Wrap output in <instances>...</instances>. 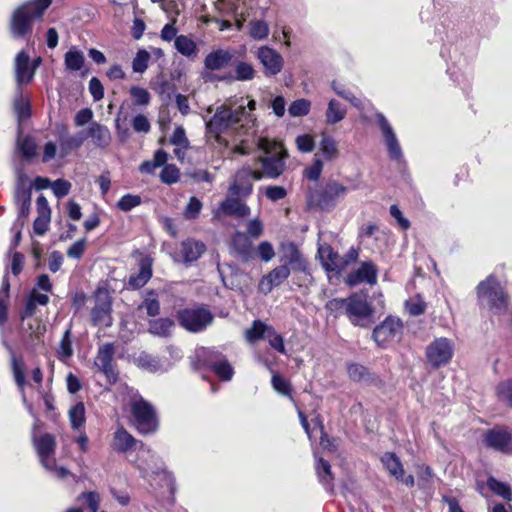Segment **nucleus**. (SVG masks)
<instances>
[{
    "mask_svg": "<svg viewBox=\"0 0 512 512\" xmlns=\"http://www.w3.org/2000/svg\"><path fill=\"white\" fill-rule=\"evenodd\" d=\"M124 408L130 414L133 427L143 435L153 434L158 430L159 421L155 407L145 400L140 393L126 387Z\"/></svg>",
    "mask_w": 512,
    "mask_h": 512,
    "instance_id": "1",
    "label": "nucleus"
},
{
    "mask_svg": "<svg viewBox=\"0 0 512 512\" xmlns=\"http://www.w3.org/2000/svg\"><path fill=\"white\" fill-rule=\"evenodd\" d=\"M51 2L52 0H30L18 6L10 18L11 36L14 39H29L34 22L42 18Z\"/></svg>",
    "mask_w": 512,
    "mask_h": 512,
    "instance_id": "2",
    "label": "nucleus"
},
{
    "mask_svg": "<svg viewBox=\"0 0 512 512\" xmlns=\"http://www.w3.org/2000/svg\"><path fill=\"white\" fill-rule=\"evenodd\" d=\"M254 126V119L243 105L232 109L226 105L219 106L213 117L207 122V129L216 135L227 129L238 131L239 135L246 133Z\"/></svg>",
    "mask_w": 512,
    "mask_h": 512,
    "instance_id": "3",
    "label": "nucleus"
},
{
    "mask_svg": "<svg viewBox=\"0 0 512 512\" xmlns=\"http://www.w3.org/2000/svg\"><path fill=\"white\" fill-rule=\"evenodd\" d=\"M477 296L480 304L487 306L495 314H502L508 310L507 295L493 275L478 284Z\"/></svg>",
    "mask_w": 512,
    "mask_h": 512,
    "instance_id": "4",
    "label": "nucleus"
},
{
    "mask_svg": "<svg viewBox=\"0 0 512 512\" xmlns=\"http://www.w3.org/2000/svg\"><path fill=\"white\" fill-rule=\"evenodd\" d=\"M34 446L36 448L38 457L42 466L58 479H65L70 475V472L64 467L56 465L55 437L49 433L43 434L39 438H34Z\"/></svg>",
    "mask_w": 512,
    "mask_h": 512,
    "instance_id": "5",
    "label": "nucleus"
},
{
    "mask_svg": "<svg viewBox=\"0 0 512 512\" xmlns=\"http://www.w3.org/2000/svg\"><path fill=\"white\" fill-rule=\"evenodd\" d=\"M214 315L204 306L185 308L178 312L180 325L189 332L198 333L213 322Z\"/></svg>",
    "mask_w": 512,
    "mask_h": 512,
    "instance_id": "6",
    "label": "nucleus"
},
{
    "mask_svg": "<svg viewBox=\"0 0 512 512\" xmlns=\"http://www.w3.org/2000/svg\"><path fill=\"white\" fill-rule=\"evenodd\" d=\"M374 310L367 301L365 294L355 293L347 298L346 315L357 326L367 327L373 320Z\"/></svg>",
    "mask_w": 512,
    "mask_h": 512,
    "instance_id": "7",
    "label": "nucleus"
},
{
    "mask_svg": "<svg viewBox=\"0 0 512 512\" xmlns=\"http://www.w3.org/2000/svg\"><path fill=\"white\" fill-rule=\"evenodd\" d=\"M454 354V343L445 337L437 338L426 348L428 363L433 368L447 365Z\"/></svg>",
    "mask_w": 512,
    "mask_h": 512,
    "instance_id": "8",
    "label": "nucleus"
},
{
    "mask_svg": "<svg viewBox=\"0 0 512 512\" xmlns=\"http://www.w3.org/2000/svg\"><path fill=\"white\" fill-rule=\"evenodd\" d=\"M347 193V188L337 182H328L322 189L314 192L310 201L322 210L332 209L337 201Z\"/></svg>",
    "mask_w": 512,
    "mask_h": 512,
    "instance_id": "9",
    "label": "nucleus"
},
{
    "mask_svg": "<svg viewBox=\"0 0 512 512\" xmlns=\"http://www.w3.org/2000/svg\"><path fill=\"white\" fill-rule=\"evenodd\" d=\"M260 179H262V175L258 170L242 168L234 175L228 192L230 196L247 198L253 191V182Z\"/></svg>",
    "mask_w": 512,
    "mask_h": 512,
    "instance_id": "10",
    "label": "nucleus"
},
{
    "mask_svg": "<svg viewBox=\"0 0 512 512\" xmlns=\"http://www.w3.org/2000/svg\"><path fill=\"white\" fill-rule=\"evenodd\" d=\"M31 188L30 179L17 168V184L15 191V203L18 208V219H24L28 216L31 205Z\"/></svg>",
    "mask_w": 512,
    "mask_h": 512,
    "instance_id": "11",
    "label": "nucleus"
},
{
    "mask_svg": "<svg viewBox=\"0 0 512 512\" xmlns=\"http://www.w3.org/2000/svg\"><path fill=\"white\" fill-rule=\"evenodd\" d=\"M198 355L204 357L206 364L214 371V373L222 380L229 381L232 379L234 370L228 360L218 351L202 348Z\"/></svg>",
    "mask_w": 512,
    "mask_h": 512,
    "instance_id": "12",
    "label": "nucleus"
},
{
    "mask_svg": "<svg viewBox=\"0 0 512 512\" xmlns=\"http://www.w3.org/2000/svg\"><path fill=\"white\" fill-rule=\"evenodd\" d=\"M256 57L263 66V73L266 77L278 75L284 67V58L275 49L269 46H261L256 52Z\"/></svg>",
    "mask_w": 512,
    "mask_h": 512,
    "instance_id": "13",
    "label": "nucleus"
},
{
    "mask_svg": "<svg viewBox=\"0 0 512 512\" xmlns=\"http://www.w3.org/2000/svg\"><path fill=\"white\" fill-rule=\"evenodd\" d=\"M402 332V323L398 318L387 317L373 330L372 337L378 346H386L399 338Z\"/></svg>",
    "mask_w": 512,
    "mask_h": 512,
    "instance_id": "14",
    "label": "nucleus"
},
{
    "mask_svg": "<svg viewBox=\"0 0 512 512\" xmlns=\"http://www.w3.org/2000/svg\"><path fill=\"white\" fill-rule=\"evenodd\" d=\"M114 353L113 344L106 343L99 348L94 360L95 367L104 374L110 384L115 383L118 376L113 363Z\"/></svg>",
    "mask_w": 512,
    "mask_h": 512,
    "instance_id": "15",
    "label": "nucleus"
},
{
    "mask_svg": "<svg viewBox=\"0 0 512 512\" xmlns=\"http://www.w3.org/2000/svg\"><path fill=\"white\" fill-rule=\"evenodd\" d=\"M375 118L381 130L384 142L388 151V155L392 160H400L403 157L402 149L397 136L387 120L381 112L375 114Z\"/></svg>",
    "mask_w": 512,
    "mask_h": 512,
    "instance_id": "16",
    "label": "nucleus"
},
{
    "mask_svg": "<svg viewBox=\"0 0 512 512\" xmlns=\"http://www.w3.org/2000/svg\"><path fill=\"white\" fill-rule=\"evenodd\" d=\"M56 134L62 156H66L73 150L79 148L86 139V135L83 131L71 135L67 126L64 124H58L56 126Z\"/></svg>",
    "mask_w": 512,
    "mask_h": 512,
    "instance_id": "17",
    "label": "nucleus"
},
{
    "mask_svg": "<svg viewBox=\"0 0 512 512\" xmlns=\"http://www.w3.org/2000/svg\"><path fill=\"white\" fill-rule=\"evenodd\" d=\"M280 262L283 265L290 266V270L304 272L307 268V262L299 251L297 245L293 242L283 243L280 247Z\"/></svg>",
    "mask_w": 512,
    "mask_h": 512,
    "instance_id": "18",
    "label": "nucleus"
},
{
    "mask_svg": "<svg viewBox=\"0 0 512 512\" xmlns=\"http://www.w3.org/2000/svg\"><path fill=\"white\" fill-rule=\"evenodd\" d=\"M484 443L487 447L502 453L512 454V435L505 429L494 428L484 435Z\"/></svg>",
    "mask_w": 512,
    "mask_h": 512,
    "instance_id": "19",
    "label": "nucleus"
},
{
    "mask_svg": "<svg viewBox=\"0 0 512 512\" xmlns=\"http://www.w3.org/2000/svg\"><path fill=\"white\" fill-rule=\"evenodd\" d=\"M290 271V268L283 264L274 268L261 278L259 291L265 295L269 294L274 287L281 285L290 276Z\"/></svg>",
    "mask_w": 512,
    "mask_h": 512,
    "instance_id": "20",
    "label": "nucleus"
},
{
    "mask_svg": "<svg viewBox=\"0 0 512 512\" xmlns=\"http://www.w3.org/2000/svg\"><path fill=\"white\" fill-rule=\"evenodd\" d=\"M241 199L242 198H238L237 196H230L228 193L226 199L220 203L215 214H225L237 218H244L250 215V208L242 202Z\"/></svg>",
    "mask_w": 512,
    "mask_h": 512,
    "instance_id": "21",
    "label": "nucleus"
},
{
    "mask_svg": "<svg viewBox=\"0 0 512 512\" xmlns=\"http://www.w3.org/2000/svg\"><path fill=\"white\" fill-rule=\"evenodd\" d=\"M33 68L30 66V57L24 51H20L15 59V77L17 88H21L24 84H29L34 78Z\"/></svg>",
    "mask_w": 512,
    "mask_h": 512,
    "instance_id": "22",
    "label": "nucleus"
},
{
    "mask_svg": "<svg viewBox=\"0 0 512 512\" xmlns=\"http://www.w3.org/2000/svg\"><path fill=\"white\" fill-rule=\"evenodd\" d=\"M319 258L324 269L328 272L341 273L345 270V263L343 257L334 252L331 246L321 245L318 248Z\"/></svg>",
    "mask_w": 512,
    "mask_h": 512,
    "instance_id": "23",
    "label": "nucleus"
},
{
    "mask_svg": "<svg viewBox=\"0 0 512 512\" xmlns=\"http://www.w3.org/2000/svg\"><path fill=\"white\" fill-rule=\"evenodd\" d=\"M258 147L266 154V156L258 157L256 160H285L288 157L287 150L282 142L271 140L268 138H259Z\"/></svg>",
    "mask_w": 512,
    "mask_h": 512,
    "instance_id": "24",
    "label": "nucleus"
},
{
    "mask_svg": "<svg viewBox=\"0 0 512 512\" xmlns=\"http://www.w3.org/2000/svg\"><path fill=\"white\" fill-rule=\"evenodd\" d=\"M377 281V269L372 262H363L360 267L350 273L347 277V283L351 286L366 282L370 285Z\"/></svg>",
    "mask_w": 512,
    "mask_h": 512,
    "instance_id": "25",
    "label": "nucleus"
},
{
    "mask_svg": "<svg viewBox=\"0 0 512 512\" xmlns=\"http://www.w3.org/2000/svg\"><path fill=\"white\" fill-rule=\"evenodd\" d=\"M232 58L233 55L228 50L217 49L205 57L204 66L211 71L221 70L230 64Z\"/></svg>",
    "mask_w": 512,
    "mask_h": 512,
    "instance_id": "26",
    "label": "nucleus"
},
{
    "mask_svg": "<svg viewBox=\"0 0 512 512\" xmlns=\"http://www.w3.org/2000/svg\"><path fill=\"white\" fill-rule=\"evenodd\" d=\"M111 302L107 296L104 299L98 298L92 309L91 317L95 325L109 326L111 324Z\"/></svg>",
    "mask_w": 512,
    "mask_h": 512,
    "instance_id": "27",
    "label": "nucleus"
},
{
    "mask_svg": "<svg viewBox=\"0 0 512 512\" xmlns=\"http://www.w3.org/2000/svg\"><path fill=\"white\" fill-rule=\"evenodd\" d=\"M138 441L123 427L113 435L112 448L119 453H126L137 445Z\"/></svg>",
    "mask_w": 512,
    "mask_h": 512,
    "instance_id": "28",
    "label": "nucleus"
},
{
    "mask_svg": "<svg viewBox=\"0 0 512 512\" xmlns=\"http://www.w3.org/2000/svg\"><path fill=\"white\" fill-rule=\"evenodd\" d=\"M205 251V245L200 241L185 240L180 246V255L183 262L189 263L196 261Z\"/></svg>",
    "mask_w": 512,
    "mask_h": 512,
    "instance_id": "29",
    "label": "nucleus"
},
{
    "mask_svg": "<svg viewBox=\"0 0 512 512\" xmlns=\"http://www.w3.org/2000/svg\"><path fill=\"white\" fill-rule=\"evenodd\" d=\"M14 112L17 116L18 127H21V123L31 116V104L30 100L23 96L22 89H16V95L13 102Z\"/></svg>",
    "mask_w": 512,
    "mask_h": 512,
    "instance_id": "30",
    "label": "nucleus"
},
{
    "mask_svg": "<svg viewBox=\"0 0 512 512\" xmlns=\"http://www.w3.org/2000/svg\"><path fill=\"white\" fill-rule=\"evenodd\" d=\"M88 136L92 138L94 145L105 148L111 141L109 129L97 122H92L88 128Z\"/></svg>",
    "mask_w": 512,
    "mask_h": 512,
    "instance_id": "31",
    "label": "nucleus"
},
{
    "mask_svg": "<svg viewBox=\"0 0 512 512\" xmlns=\"http://www.w3.org/2000/svg\"><path fill=\"white\" fill-rule=\"evenodd\" d=\"M381 463L387 472L396 479H403L404 468L399 457L392 452H385L381 456Z\"/></svg>",
    "mask_w": 512,
    "mask_h": 512,
    "instance_id": "32",
    "label": "nucleus"
},
{
    "mask_svg": "<svg viewBox=\"0 0 512 512\" xmlns=\"http://www.w3.org/2000/svg\"><path fill=\"white\" fill-rule=\"evenodd\" d=\"M169 146H173V153L178 160H184L185 150L188 147V140L186 138L185 130L183 127H177L169 139Z\"/></svg>",
    "mask_w": 512,
    "mask_h": 512,
    "instance_id": "33",
    "label": "nucleus"
},
{
    "mask_svg": "<svg viewBox=\"0 0 512 512\" xmlns=\"http://www.w3.org/2000/svg\"><path fill=\"white\" fill-rule=\"evenodd\" d=\"M151 276V262L149 259H144L140 263L139 272L135 275L130 276L129 286H131L134 289L141 288L150 280Z\"/></svg>",
    "mask_w": 512,
    "mask_h": 512,
    "instance_id": "34",
    "label": "nucleus"
},
{
    "mask_svg": "<svg viewBox=\"0 0 512 512\" xmlns=\"http://www.w3.org/2000/svg\"><path fill=\"white\" fill-rule=\"evenodd\" d=\"M12 372L15 379V382L22 393V400L24 404L27 406L29 412L32 414V406L27 404L26 395L24 393L25 386V375H24V366L21 359H17L14 355L12 356Z\"/></svg>",
    "mask_w": 512,
    "mask_h": 512,
    "instance_id": "35",
    "label": "nucleus"
},
{
    "mask_svg": "<svg viewBox=\"0 0 512 512\" xmlns=\"http://www.w3.org/2000/svg\"><path fill=\"white\" fill-rule=\"evenodd\" d=\"M17 148L25 158H32L36 155L35 139L30 135H23L21 127H18Z\"/></svg>",
    "mask_w": 512,
    "mask_h": 512,
    "instance_id": "36",
    "label": "nucleus"
},
{
    "mask_svg": "<svg viewBox=\"0 0 512 512\" xmlns=\"http://www.w3.org/2000/svg\"><path fill=\"white\" fill-rule=\"evenodd\" d=\"M495 395L501 405L512 408V377L497 384Z\"/></svg>",
    "mask_w": 512,
    "mask_h": 512,
    "instance_id": "37",
    "label": "nucleus"
},
{
    "mask_svg": "<svg viewBox=\"0 0 512 512\" xmlns=\"http://www.w3.org/2000/svg\"><path fill=\"white\" fill-rule=\"evenodd\" d=\"M271 326L267 325L261 320H254L252 326L245 331V339L249 343H254L258 340L265 339L266 334L269 333Z\"/></svg>",
    "mask_w": 512,
    "mask_h": 512,
    "instance_id": "38",
    "label": "nucleus"
},
{
    "mask_svg": "<svg viewBox=\"0 0 512 512\" xmlns=\"http://www.w3.org/2000/svg\"><path fill=\"white\" fill-rule=\"evenodd\" d=\"M85 62V57L82 51L74 47L68 50L64 55V65L69 71H79Z\"/></svg>",
    "mask_w": 512,
    "mask_h": 512,
    "instance_id": "39",
    "label": "nucleus"
},
{
    "mask_svg": "<svg viewBox=\"0 0 512 512\" xmlns=\"http://www.w3.org/2000/svg\"><path fill=\"white\" fill-rule=\"evenodd\" d=\"M173 326L174 322L171 319L159 318L150 321L149 332L155 336L168 337Z\"/></svg>",
    "mask_w": 512,
    "mask_h": 512,
    "instance_id": "40",
    "label": "nucleus"
},
{
    "mask_svg": "<svg viewBox=\"0 0 512 512\" xmlns=\"http://www.w3.org/2000/svg\"><path fill=\"white\" fill-rule=\"evenodd\" d=\"M316 472L319 481L328 489L332 490L333 475L328 461L319 458L316 464Z\"/></svg>",
    "mask_w": 512,
    "mask_h": 512,
    "instance_id": "41",
    "label": "nucleus"
},
{
    "mask_svg": "<svg viewBox=\"0 0 512 512\" xmlns=\"http://www.w3.org/2000/svg\"><path fill=\"white\" fill-rule=\"evenodd\" d=\"M71 427L74 430L80 429L86 421L85 406L82 402H77L68 412Z\"/></svg>",
    "mask_w": 512,
    "mask_h": 512,
    "instance_id": "42",
    "label": "nucleus"
},
{
    "mask_svg": "<svg viewBox=\"0 0 512 512\" xmlns=\"http://www.w3.org/2000/svg\"><path fill=\"white\" fill-rule=\"evenodd\" d=\"M176 50L186 57L195 56L197 53V46L195 42L188 36L179 35L174 42Z\"/></svg>",
    "mask_w": 512,
    "mask_h": 512,
    "instance_id": "43",
    "label": "nucleus"
},
{
    "mask_svg": "<svg viewBox=\"0 0 512 512\" xmlns=\"http://www.w3.org/2000/svg\"><path fill=\"white\" fill-rule=\"evenodd\" d=\"M346 115V109H344L341 103L335 99H332L328 103L326 111V121L328 124H336L344 119Z\"/></svg>",
    "mask_w": 512,
    "mask_h": 512,
    "instance_id": "44",
    "label": "nucleus"
},
{
    "mask_svg": "<svg viewBox=\"0 0 512 512\" xmlns=\"http://www.w3.org/2000/svg\"><path fill=\"white\" fill-rule=\"evenodd\" d=\"M136 362L139 367L149 372H158L163 370V366L160 360L157 357L145 352L139 354V356L136 359Z\"/></svg>",
    "mask_w": 512,
    "mask_h": 512,
    "instance_id": "45",
    "label": "nucleus"
},
{
    "mask_svg": "<svg viewBox=\"0 0 512 512\" xmlns=\"http://www.w3.org/2000/svg\"><path fill=\"white\" fill-rule=\"evenodd\" d=\"M152 89L162 98L170 99L172 94L175 92L176 87L163 76H160L152 84Z\"/></svg>",
    "mask_w": 512,
    "mask_h": 512,
    "instance_id": "46",
    "label": "nucleus"
},
{
    "mask_svg": "<svg viewBox=\"0 0 512 512\" xmlns=\"http://www.w3.org/2000/svg\"><path fill=\"white\" fill-rule=\"evenodd\" d=\"M235 75L233 76L234 80L237 81H249L255 77L256 71L253 66L247 62L239 61L235 65Z\"/></svg>",
    "mask_w": 512,
    "mask_h": 512,
    "instance_id": "47",
    "label": "nucleus"
},
{
    "mask_svg": "<svg viewBox=\"0 0 512 512\" xmlns=\"http://www.w3.org/2000/svg\"><path fill=\"white\" fill-rule=\"evenodd\" d=\"M249 35L256 40L266 39L270 29L264 20H253L249 23Z\"/></svg>",
    "mask_w": 512,
    "mask_h": 512,
    "instance_id": "48",
    "label": "nucleus"
},
{
    "mask_svg": "<svg viewBox=\"0 0 512 512\" xmlns=\"http://www.w3.org/2000/svg\"><path fill=\"white\" fill-rule=\"evenodd\" d=\"M129 93L135 106H147L151 101V95L145 88L132 86Z\"/></svg>",
    "mask_w": 512,
    "mask_h": 512,
    "instance_id": "49",
    "label": "nucleus"
},
{
    "mask_svg": "<svg viewBox=\"0 0 512 512\" xmlns=\"http://www.w3.org/2000/svg\"><path fill=\"white\" fill-rule=\"evenodd\" d=\"M46 331L45 325L39 319H33L28 323V327L24 329L25 334L31 341H39Z\"/></svg>",
    "mask_w": 512,
    "mask_h": 512,
    "instance_id": "50",
    "label": "nucleus"
},
{
    "mask_svg": "<svg viewBox=\"0 0 512 512\" xmlns=\"http://www.w3.org/2000/svg\"><path fill=\"white\" fill-rule=\"evenodd\" d=\"M487 485L490 488V490L493 491L495 494L501 496L505 500H511L512 491L507 484L500 482L494 478H490L487 481Z\"/></svg>",
    "mask_w": 512,
    "mask_h": 512,
    "instance_id": "51",
    "label": "nucleus"
},
{
    "mask_svg": "<svg viewBox=\"0 0 512 512\" xmlns=\"http://www.w3.org/2000/svg\"><path fill=\"white\" fill-rule=\"evenodd\" d=\"M311 107V103L307 99H298L293 101L289 108L288 112L292 117H301L305 116L309 113Z\"/></svg>",
    "mask_w": 512,
    "mask_h": 512,
    "instance_id": "52",
    "label": "nucleus"
},
{
    "mask_svg": "<svg viewBox=\"0 0 512 512\" xmlns=\"http://www.w3.org/2000/svg\"><path fill=\"white\" fill-rule=\"evenodd\" d=\"M154 295V291H149L147 293V297L143 300L142 304L139 306V309H145L147 315L151 317H155L160 312V303L159 301L152 297Z\"/></svg>",
    "mask_w": 512,
    "mask_h": 512,
    "instance_id": "53",
    "label": "nucleus"
},
{
    "mask_svg": "<svg viewBox=\"0 0 512 512\" xmlns=\"http://www.w3.org/2000/svg\"><path fill=\"white\" fill-rule=\"evenodd\" d=\"M141 204V197L134 194H126L120 198L116 206L123 212H129Z\"/></svg>",
    "mask_w": 512,
    "mask_h": 512,
    "instance_id": "54",
    "label": "nucleus"
},
{
    "mask_svg": "<svg viewBox=\"0 0 512 512\" xmlns=\"http://www.w3.org/2000/svg\"><path fill=\"white\" fill-rule=\"evenodd\" d=\"M262 171H259L263 177L276 178L284 171V162H262Z\"/></svg>",
    "mask_w": 512,
    "mask_h": 512,
    "instance_id": "55",
    "label": "nucleus"
},
{
    "mask_svg": "<svg viewBox=\"0 0 512 512\" xmlns=\"http://www.w3.org/2000/svg\"><path fill=\"white\" fill-rule=\"evenodd\" d=\"M326 310L336 316H339L341 314L346 315L347 311V298H335L332 300H329L325 305Z\"/></svg>",
    "mask_w": 512,
    "mask_h": 512,
    "instance_id": "56",
    "label": "nucleus"
},
{
    "mask_svg": "<svg viewBox=\"0 0 512 512\" xmlns=\"http://www.w3.org/2000/svg\"><path fill=\"white\" fill-rule=\"evenodd\" d=\"M150 60V54L142 49L139 50L132 61L133 71L136 73H143L148 68V62Z\"/></svg>",
    "mask_w": 512,
    "mask_h": 512,
    "instance_id": "57",
    "label": "nucleus"
},
{
    "mask_svg": "<svg viewBox=\"0 0 512 512\" xmlns=\"http://www.w3.org/2000/svg\"><path fill=\"white\" fill-rule=\"evenodd\" d=\"M71 332L70 330H66L62 339H61V342H60V346H59V349H58V357L59 359L61 360H65V359H68L72 356L73 354V350H72V342H71Z\"/></svg>",
    "mask_w": 512,
    "mask_h": 512,
    "instance_id": "58",
    "label": "nucleus"
},
{
    "mask_svg": "<svg viewBox=\"0 0 512 512\" xmlns=\"http://www.w3.org/2000/svg\"><path fill=\"white\" fill-rule=\"evenodd\" d=\"M265 339L269 342L270 346L281 354L286 353L283 338L271 326L269 333L266 334Z\"/></svg>",
    "mask_w": 512,
    "mask_h": 512,
    "instance_id": "59",
    "label": "nucleus"
},
{
    "mask_svg": "<svg viewBox=\"0 0 512 512\" xmlns=\"http://www.w3.org/2000/svg\"><path fill=\"white\" fill-rule=\"evenodd\" d=\"M332 88L338 96L349 101L355 108L362 109L361 99L357 98L350 90L337 86L335 82H333Z\"/></svg>",
    "mask_w": 512,
    "mask_h": 512,
    "instance_id": "60",
    "label": "nucleus"
},
{
    "mask_svg": "<svg viewBox=\"0 0 512 512\" xmlns=\"http://www.w3.org/2000/svg\"><path fill=\"white\" fill-rule=\"evenodd\" d=\"M320 146H321L320 149H321L322 153L326 157L332 158L337 155V143L331 136L324 135L322 137Z\"/></svg>",
    "mask_w": 512,
    "mask_h": 512,
    "instance_id": "61",
    "label": "nucleus"
},
{
    "mask_svg": "<svg viewBox=\"0 0 512 512\" xmlns=\"http://www.w3.org/2000/svg\"><path fill=\"white\" fill-rule=\"evenodd\" d=\"M160 177L162 182L167 184L175 183L179 178V169L173 165L169 164L164 167H161Z\"/></svg>",
    "mask_w": 512,
    "mask_h": 512,
    "instance_id": "62",
    "label": "nucleus"
},
{
    "mask_svg": "<svg viewBox=\"0 0 512 512\" xmlns=\"http://www.w3.org/2000/svg\"><path fill=\"white\" fill-rule=\"evenodd\" d=\"M297 149L301 152L308 153L312 152L315 147L314 139L309 134L299 135L295 140Z\"/></svg>",
    "mask_w": 512,
    "mask_h": 512,
    "instance_id": "63",
    "label": "nucleus"
},
{
    "mask_svg": "<svg viewBox=\"0 0 512 512\" xmlns=\"http://www.w3.org/2000/svg\"><path fill=\"white\" fill-rule=\"evenodd\" d=\"M88 89L94 101H100L104 98V87L97 77L90 79Z\"/></svg>",
    "mask_w": 512,
    "mask_h": 512,
    "instance_id": "64",
    "label": "nucleus"
}]
</instances>
